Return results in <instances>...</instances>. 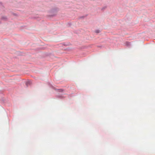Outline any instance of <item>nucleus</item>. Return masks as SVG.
Here are the masks:
<instances>
[{
    "instance_id": "1",
    "label": "nucleus",
    "mask_w": 155,
    "mask_h": 155,
    "mask_svg": "<svg viewBox=\"0 0 155 155\" xmlns=\"http://www.w3.org/2000/svg\"><path fill=\"white\" fill-rule=\"evenodd\" d=\"M126 43L127 44V45H128L129 44V43L128 42H127Z\"/></svg>"
}]
</instances>
